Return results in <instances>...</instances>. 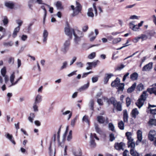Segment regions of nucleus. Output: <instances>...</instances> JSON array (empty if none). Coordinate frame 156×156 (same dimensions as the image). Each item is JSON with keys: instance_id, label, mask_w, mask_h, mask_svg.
<instances>
[{"instance_id": "21", "label": "nucleus", "mask_w": 156, "mask_h": 156, "mask_svg": "<svg viewBox=\"0 0 156 156\" xmlns=\"http://www.w3.org/2000/svg\"><path fill=\"white\" fill-rule=\"evenodd\" d=\"M92 133H91L90 135V145L92 147H94L96 146V144L95 142V140L92 137Z\"/></svg>"}, {"instance_id": "34", "label": "nucleus", "mask_w": 156, "mask_h": 156, "mask_svg": "<svg viewBox=\"0 0 156 156\" xmlns=\"http://www.w3.org/2000/svg\"><path fill=\"white\" fill-rule=\"evenodd\" d=\"M56 6L58 9H62V2L60 1H58L56 3Z\"/></svg>"}, {"instance_id": "17", "label": "nucleus", "mask_w": 156, "mask_h": 156, "mask_svg": "<svg viewBox=\"0 0 156 156\" xmlns=\"http://www.w3.org/2000/svg\"><path fill=\"white\" fill-rule=\"evenodd\" d=\"M123 121L124 122H127L128 118V115L127 110L125 109L123 111Z\"/></svg>"}, {"instance_id": "33", "label": "nucleus", "mask_w": 156, "mask_h": 156, "mask_svg": "<svg viewBox=\"0 0 156 156\" xmlns=\"http://www.w3.org/2000/svg\"><path fill=\"white\" fill-rule=\"evenodd\" d=\"M130 78L132 80H136V73L134 72L130 75Z\"/></svg>"}, {"instance_id": "27", "label": "nucleus", "mask_w": 156, "mask_h": 156, "mask_svg": "<svg viewBox=\"0 0 156 156\" xmlns=\"http://www.w3.org/2000/svg\"><path fill=\"white\" fill-rule=\"evenodd\" d=\"M124 83H120L117 87L118 91L119 92L122 91L124 88Z\"/></svg>"}, {"instance_id": "11", "label": "nucleus", "mask_w": 156, "mask_h": 156, "mask_svg": "<svg viewBox=\"0 0 156 156\" xmlns=\"http://www.w3.org/2000/svg\"><path fill=\"white\" fill-rule=\"evenodd\" d=\"M120 80L118 78H116L115 80L111 83V86L113 87H117L120 83Z\"/></svg>"}, {"instance_id": "39", "label": "nucleus", "mask_w": 156, "mask_h": 156, "mask_svg": "<svg viewBox=\"0 0 156 156\" xmlns=\"http://www.w3.org/2000/svg\"><path fill=\"white\" fill-rule=\"evenodd\" d=\"M116 109L118 111H121L122 110L121 104L119 102L117 103Z\"/></svg>"}, {"instance_id": "7", "label": "nucleus", "mask_w": 156, "mask_h": 156, "mask_svg": "<svg viewBox=\"0 0 156 156\" xmlns=\"http://www.w3.org/2000/svg\"><path fill=\"white\" fill-rule=\"evenodd\" d=\"M137 142L139 141L141 142L142 144H145L146 142V140H143L142 141V132L140 130H138L137 131ZM138 144H137V145Z\"/></svg>"}, {"instance_id": "24", "label": "nucleus", "mask_w": 156, "mask_h": 156, "mask_svg": "<svg viewBox=\"0 0 156 156\" xmlns=\"http://www.w3.org/2000/svg\"><path fill=\"white\" fill-rule=\"evenodd\" d=\"M89 82H88L86 84L84 85L83 86H82L79 89V90L81 91L83 90H85L88 88L89 86Z\"/></svg>"}, {"instance_id": "40", "label": "nucleus", "mask_w": 156, "mask_h": 156, "mask_svg": "<svg viewBox=\"0 0 156 156\" xmlns=\"http://www.w3.org/2000/svg\"><path fill=\"white\" fill-rule=\"evenodd\" d=\"M108 128L109 129L112 131H115V127L113 124L112 123L108 124Z\"/></svg>"}, {"instance_id": "19", "label": "nucleus", "mask_w": 156, "mask_h": 156, "mask_svg": "<svg viewBox=\"0 0 156 156\" xmlns=\"http://www.w3.org/2000/svg\"><path fill=\"white\" fill-rule=\"evenodd\" d=\"M130 116L132 119H136V108L132 110L130 113Z\"/></svg>"}, {"instance_id": "6", "label": "nucleus", "mask_w": 156, "mask_h": 156, "mask_svg": "<svg viewBox=\"0 0 156 156\" xmlns=\"http://www.w3.org/2000/svg\"><path fill=\"white\" fill-rule=\"evenodd\" d=\"M103 98L104 99L105 101L108 104H111L114 106H115L116 103V101L113 97H112L109 99H108L106 97H103Z\"/></svg>"}, {"instance_id": "23", "label": "nucleus", "mask_w": 156, "mask_h": 156, "mask_svg": "<svg viewBox=\"0 0 156 156\" xmlns=\"http://www.w3.org/2000/svg\"><path fill=\"white\" fill-rule=\"evenodd\" d=\"M49 154L50 156H55V149L54 148V150H52L51 149V143L50 144V146L49 148Z\"/></svg>"}, {"instance_id": "37", "label": "nucleus", "mask_w": 156, "mask_h": 156, "mask_svg": "<svg viewBox=\"0 0 156 156\" xmlns=\"http://www.w3.org/2000/svg\"><path fill=\"white\" fill-rule=\"evenodd\" d=\"M144 86L142 83H140L137 86V90L141 91L144 90Z\"/></svg>"}, {"instance_id": "36", "label": "nucleus", "mask_w": 156, "mask_h": 156, "mask_svg": "<svg viewBox=\"0 0 156 156\" xmlns=\"http://www.w3.org/2000/svg\"><path fill=\"white\" fill-rule=\"evenodd\" d=\"M77 119V116H76L73 119L71 120V125L72 127H74V126Z\"/></svg>"}, {"instance_id": "29", "label": "nucleus", "mask_w": 156, "mask_h": 156, "mask_svg": "<svg viewBox=\"0 0 156 156\" xmlns=\"http://www.w3.org/2000/svg\"><path fill=\"white\" fill-rule=\"evenodd\" d=\"M68 66V62L66 61L63 62L62 64V66L60 67V69L62 70L63 69H66Z\"/></svg>"}, {"instance_id": "31", "label": "nucleus", "mask_w": 156, "mask_h": 156, "mask_svg": "<svg viewBox=\"0 0 156 156\" xmlns=\"http://www.w3.org/2000/svg\"><path fill=\"white\" fill-rule=\"evenodd\" d=\"M75 156H81L82 155L81 151L80 149H78L73 152Z\"/></svg>"}, {"instance_id": "61", "label": "nucleus", "mask_w": 156, "mask_h": 156, "mask_svg": "<svg viewBox=\"0 0 156 156\" xmlns=\"http://www.w3.org/2000/svg\"><path fill=\"white\" fill-rule=\"evenodd\" d=\"M98 80V77L97 76H95L92 77V81L93 83L97 82Z\"/></svg>"}, {"instance_id": "58", "label": "nucleus", "mask_w": 156, "mask_h": 156, "mask_svg": "<svg viewBox=\"0 0 156 156\" xmlns=\"http://www.w3.org/2000/svg\"><path fill=\"white\" fill-rule=\"evenodd\" d=\"M154 90L155 88H151L148 89L147 90L150 94H152L154 93Z\"/></svg>"}, {"instance_id": "60", "label": "nucleus", "mask_w": 156, "mask_h": 156, "mask_svg": "<svg viewBox=\"0 0 156 156\" xmlns=\"http://www.w3.org/2000/svg\"><path fill=\"white\" fill-rule=\"evenodd\" d=\"M16 22L18 25V27H20L21 26L23 23L22 21L20 20H16Z\"/></svg>"}, {"instance_id": "16", "label": "nucleus", "mask_w": 156, "mask_h": 156, "mask_svg": "<svg viewBox=\"0 0 156 156\" xmlns=\"http://www.w3.org/2000/svg\"><path fill=\"white\" fill-rule=\"evenodd\" d=\"M6 137L9 139L13 144L15 145L16 143L13 140V138L12 135L7 133L5 135Z\"/></svg>"}, {"instance_id": "25", "label": "nucleus", "mask_w": 156, "mask_h": 156, "mask_svg": "<svg viewBox=\"0 0 156 156\" xmlns=\"http://www.w3.org/2000/svg\"><path fill=\"white\" fill-rule=\"evenodd\" d=\"M97 119L98 121L100 123L102 124L105 122V119L102 116H98L97 117Z\"/></svg>"}, {"instance_id": "47", "label": "nucleus", "mask_w": 156, "mask_h": 156, "mask_svg": "<svg viewBox=\"0 0 156 156\" xmlns=\"http://www.w3.org/2000/svg\"><path fill=\"white\" fill-rule=\"evenodd\" d=\"M109 140L111 141H112L115 140V138L114 134L113 133H111L109 135Z\"/></svg>"}, {"instance_id": "54", "label": "nucleus", "mask_w": 156, "mask_h": 156, "mask_svg": "<svg viewBox=\"0 0 156 156\" xmlns=\"http://www.w3.org/2000/svg\"><path fill=\"white\" fill-rule=\"evenodd\" d=\"M93 9H94V12L95 16H97L98 15V12H97V11L96 7V4L95 3H94L93 4Z\"/></svg>"}, {"instance_id": "18", "label": "nucleus", "mask_w": 156, "mask_h": 156, "mask_svg": "<svg viewBox=\"0 0 156 156\" xmlns=\"http://www.w3.org/2000/svg\"><path fill=\"white\" fill-rule=\"evenodd\" d=\"M94 10L92 8H89L88 9L87 12V15L89 17L93 18L94 16V15L93 12Z\"/></svg>"}, {"instance_id": "35", "label": "nucleus", "mask_w": 156, "mask_h": 156, "mask_svg": "<svg viewBox=\"0 0 156 156\" xmlns=\"http://www.w3.org/2000/svg\"><path fill=\"white\" fill-rule=\"evenodd\" d=\"M121 40V38H114L113 39L112 43L113 44H116L119 42H120Z\"/></svg>"}, {"instance_id": "20", "label": "nucleus", "mask_w": 156, "mask_h": 156, "mask_svg": "<svg viewBox=\"0 0 156 156\" xmlns=\"http://www.w3.org/2000/svg\"><path fill=\"white\" fill-rule=\"evenodd\" d=\"M5 5L7 7L11 9H13L14 6V3L12 2H6L5 3Z\"/></svg>"}, {"instance_id": "15", "label": "nucleus", "mask_w": 156, "mask_h": 156, "mask_svg": "<svg viewBox=\"0 0 156 156\" xmlns=\"http://www.w3.org/2000/svg\"><path fill=\"white\" fill-rule=\"evenodd\" d=\"M136 22L135 21H132L129 24V26L130 28L135 31L136 30Z\"/></svg>"}, {"instance_id": "13", "label": "nucleus", "mask_w": 156, "mask_h": 156, "mask_svg": "<svg viewBox=\"0 0 156 156\" xmlns=\"http://www.w3.org/2000/svg\"><path fill=\"white\" fill-rule=\"evenodd\" d=\"M48 34V33L47 31L46 30H44L43 34V42L44 43H46Z\"/></svg>"}, {"instance_id": "48", "label": "nucleus", "mask_w": 156, "mask_h": 156, "mask_svg": "<svg viewBox=\"0 0 156 156\" xmlns=\"http://www.w3.org/2000/svg\"><path fill=\"white\" fill-rule=\"evenodd\" d=\"M131 100L130 98L129 97H127L126 99V106L129 107L131 104Z\"/></svg>"}, {"instance_id": "49", "label": "nucleus", "mask_w": 156, "mask_h": 156, "mask_svg": "<svg viewBox=\"0 0 156 156\" xmlns=\"http://www.w3.org/2000/svg\"><path fill=\"white\" fill-rule=\"evenodd\" d=\"M68 48L63 46L61 49V51L64 53H66L68 50Z\"/></svg>"}, {"instance_id": "1", "label": "nucleus", "mask_w": 156, "mask_h": 156, "mask_svg": "<svg viewBox=\"0 0 156 156\" xmlns=\"http://www.w3.org/2000/svg\"><path fill=\"white\" fill-rule=\"evenodd\" d=\"M65 32L66 34L71 38L72 34L74 36V40L75 44H79V42L80 41L81 38L83 36V33L79 30L77 28L73 29L69 28V27H65Z\"/></svg>"}, {"instance_id": "63", "label": "nucleus", "mask_w": 156, "mask_h": 156, "mask_svg": "<svg viewBox=\"0 0 156 156\" xmlns=\"http://www.w3.org/2000/svg\"><path fill=\"white\" fill-rule=\"evenodd\" d=\"M76 57L75 56H74L72 60L70 62V66L72 65L74 63V62L76 61Z\"/></svg>"}, {"instance_id": "64", "label": "nucleus", "mask_w": 156, "mask_h": 156, "mask_svg": "<svg viewBox=\"0 0 156 156\" xmlns=\"http://www.w3.org/2000/svg\"><path fill=\"white\" fill-rule=\"evenodd\" d=\"M97 102L99 105H103V101L101 99H98Z\"/></svg>"}, {"instance_id": "3", "label": "nucleus", "mask_w": 156, "mask_h": 156, "mask_svg": "<svg viewBox=\"0 0 156 156\" xmlns=\"http://www.w3.org/2000/svg\"><path fill=\"white\" fill-rule=\"evenodd\" d=\"M15 72H13L11 74L10 77V81L11 84L8 85V87H10L12 86L16 85L18 83L19 81L22 79V77L21 76L16 80V81L14 82V79L15 77Z\"/></svg>"}, {"instance_id": "2", "label": "nucleus", "mask_w": 156, "mask_h": 156, "mask_svg": "<svg viewBox=\"0 0 156 156\" xmlns=\"http://www.w3.org/2000/svg\"><path fill=\"white\" fill-rule=\"evenodd\" d=\"M126 136L128 140V147L131 148L130 153L132 156H136V153L134 151L135 147V144L133 141V139L132 137V133L130 132H127L126 133Z\"/></svg>"}, {"instance_id": "42", "label": "nucleus", "mask_w": 156, "mask_h": 156, "mask_svg": "<svg viewBox=\"0 0 156 156\" xmlns=\"http://www.w3.org/2000/svg\"><path fill=\"white\" fill-rule=\"evenodd\" d=\"M41 8L44 10V22L45 21V18L47 15V11L45 9V7L44 5L41 6Z\"/></svg>"}, {"instance_id": "10", "label": "nucleus", "mask_w": 156, "mask_h": 156, "mask_svg": "<svg viewBox=\"0 0 156 156\" xmlns=\"http://www.w3.org/2000/svg\"><path fill=\"white\" fill-rule=\"evenodd\" d=\"M64 109L65 108L63 109L61 111V112H62V114L63 115H67V114H69L67 119L68 120H69L72 117V112H71L69 110H67L64 111Z\"/></svg>"}, {"instance_id": "22", "label": "nucleus", "mask_w": 156, "mask_h": 156, "mask_svg": "<svg viewBox=\"0 0 156 156\" xmlns=\"http://www.w3.org/2000/svg\"><path fill=\"white\" fill-rule=\"evenodd\" d=\"M136 86V83H134L130 87L128 88L127 92L129 93H130L133 91L135 89Z\"/></svg>"}, {"instance_id": "55", "label": "nucleus", "mask_w": 156, "mask_h": 156, "mask_svg": "<svg viewBox=\"0 0 156 156\" xmlns=\"http://www.w3.org/2000/svg\"><path fill=\"white\" fill-rule=\"evenodd\" d=\"M70 44V41L69 40L66 41L64 44L63 46L68 48Z\"/></svg>"}, {"instance_id": "59", "label": "nucleus", "mask_w": 156, "mask_h": 156, "mask_svg": "<svg viewBox=\"0 0 156 156\" xmlns=\"http://www.w3.org/2000/svg\"><path fill=\"white\" fill-rule=\"evenodd\" d=\"M8 62L10 64H13L14 63V58L12 57L9 58L8 60Z\"/></svg>"}, {"instance_id": "57", "label": "nucleus", "mask_w": 156, "mask_h": 156, "mask_svg": "<svg viewBox=\"0 0 156 156\" xmlns=\"http://www.w3.org/2000/svg\"><path fill=\"white\" fill-rule=\"evenodd\" d=\"M124 67V66L122 64L119 66L117 67L116 69L117 70H120L122 69Z\"/></svg>"}, {"instance_id": "12", "label": "nucleus", "mask_w": 156, "mask_h": 156, "mask_svg": "<svg viewBox=\"0 0 156 156\" xmlns=\"http://www.w3.org/2000/svg\"><path fill=\"white\" fill-rule=\"evenodd\" d=\"M113 76V75L112 73L105 74L104 80V84H107L108 82L109 79Z\"/></svg>"}, {"instance_id": "52", "label": "nucleus", "mask_w": 156, "mask_h": 156, "mask_svg": "<svg viewBox=\"0 0 156 156\" xmlns=\"http://www.w3.org/2000/svg\"><path fill=\"white\" fill-rule=\"evenodd\" d=\"M82 120L83 121H84L87 123L88 124L89 123V121L88 119V117L86 115H85L83 117L82 119Z\"/></svg>"}, {"instance_id": "43", "label": "nucleus", "mask_w": 156, "mask_h": 156, "mask_svg": "<svg viewBox=\"0 0 156 156\" xmlns=\"http://www.w3.org/2000/svg\"><path fill=\"white\" fill-rule=\"evenodd\" d=\"M6 69L5 67H3L1 70V73L2 76H4L6 75Z\"/></svg>"}, {"instance_id": "32", "label": "nucleus", "mask_w": 156, "mask_h": 156, "mask_svg": "<svg viewBox=\"0 0 156 156\" xmlns=\"http://www.w3.org/2000/svg\"><path fill=\"white\" fill-rule=\"evenodd\" d=\"M90 109L92 111H93L94 110V101L93 99H91L89 102Z\"/></svg>"}, {"instance_id": "38", "label": "nucleus", "mask_w": 156, "mask_h": 156, "mask_svg": "<svg viewBox=\"0 0 156 156\" xmlns=\"http://www.w3.org/2000/svg\"><path fill=\"white\" fill-rule=\"evenodd\" d=\"M149 123L150 125L156 126V119H150Z\"/></svg>"}, {"instance_id": "14", "label": "nucleus", "mask_w": 156, "mask_h": 156, "mask_svg": "<svg viewBox=\"0 0 156 156\" xmlns=\"http://www.w3.org/2000/svg\"><path fill=\"white\" fill-rule=\"evenodd\" d=\"M125 145V144L122 143L121 142L119 143H117L115 144V148L117 150H120L122 149L123 150V147Z\"/></svg>"}, {"instance_id": "50", "label": "nucleus", "mask_w": 156, "mask_h": 156, "mask_svg": "<svg viewBox=\"0 0 156 156\" xmlns=\"http://www.w3.org/2000/svg\"><path fill=\"white\" fill-rule=\"evenodd\" d=\"M95 129L96 132L99 134L101 133V129L98 127L97 125H95Z\"/></svg>"}, {"instance_id": "9", "label": "nucleus", "mask_w": 156, "mask_h": 156, "mask_svg": "<svg viewBox=\"0 0 156 156\" xmlns=\"http://www.w3.org/2000/svg\"><path fill=\"white\" fill-rule=\"evenodd\" d=\"M156 135L155 131L154 130H151L148 134V138L151 141L154 140V136Z\"/></svg>"}, {"instance_id": "62", "label": "nucleus", "mask_w": 156, "mask_h": 156, "mask_svg": "<svg viewBox=\"0 0 156 156\" xmlns=\"http://www.w3.org/2000/svg\"><path fill=\"white\" fill-rule=\"evenodd\" d=\"M3 76L4 77L5 83L7 84L9 80V78L8 76L7 75H5Z\"/></svg>"}, {"instance_id": "53", "label": "nucleus", "mask_w": 156, "mask_h": 156, "mask_svg": "<svg viewBox=\"0 0 156 156\" xmlns=\"http://www.w3.org/2000/svg\"><path fill=\"white\" fill-rule=\"evenodd\" d=\"M12 96V94L10 93H8L7 94V101L9 102L10 101V98Z\"/></svg>"}, {"instance_id": "26", "label": "nucleus", "mask_w": 156, "mask_h": 156, "mask_svg": "<svg viewBox=\"0 0 156 156\" xmlns=\"http://www.w3.org/2000/svg\"><path fill=\"white\" fill-rule=\"evenodd\" d=\"M42 100V96L40 95H37L35 98L34 103L38 104Z\"/></svg>"}, {"instance_id": "30", "label": "nucleus", "mask_w": 156, "mask_h": 156, "mask_svg": "<svg viewBox=\"0 0 156 156\" xmlns=\"http://www.w3.org/2000/svg\"><path fill=\"white\" fill-rule=\"evenodd\" d=\"M118 126L120 129L123 130L124 128V124L122 121H121L118 123Z\"/></svg>"}, {"instance_id": "28", "label": "nucleus", "mask_w": 156, "mask_h": 156, "mask_svg": "<svg viewBox=\"0 0 156 156\" xmlns=\"http://www.w3.org/2000/svg\"><path fill=\"white\" fill-rule=\"evenodd\" d=\"M20 29V28L19 27H17L14 29L12 34V36L13 37L15 38L16 36L17 33L19 32Z\"/></svg>"}, {"instance_id": "8", "label": "nucleus", "mask_w": 156, "mask_h": 156, "mask_svg": "<svg viewBox=\"0 0 156 156\" xmlns=\"http://www.w3.org/2000/svg\"><path fill=\"white\" fill-rule=\"evenodd\" d=\"M152 68V63L150 62L145 65L142 68L143 71H147L151 69Z\"/></svg>"}, {"instance_id": "46", "label": "nucleus", "mask_w": 156, "mask_h": 156, "mask_svg": "<svg viewBox=\"0 0 156 156\" xmlns=\"http://www.w3.org/2000/svg\"><path fill=\"white\" fill-rule=\"evenodd\" d=\"M3 45L5 46H12L13 45V43L12 41H10L4 43Z\"/></svg>"}, {"instance_id": "51", "label": "nucleus", "mask_w": 156, "mask_h": 156, "mask_svg": "<svg viewBox=\"0 0 156 156\" xmlns=\"http://www.w3.org/2000/svg\"><path fill=\"white\" fill-rule=\"evenodd\" d=\"M77 67L78 68H82L83 66V64L81 62H77L76 63Z\"/></svg>"}, {"instance_id": "44", "label": "nucleus", "mask_w": 156, "mask_h": 156, "mask_svg": "<svg viewBox=\"0 0 156 156\" xmlns=\"http://www.w3.org/2000/svg\"><path fill=\"white\" fill-rule=\"evenodd\" d=\"M96 56V53L95 52L91 53L88 56V58L90 59H93Z\"/></svg>"}, {"instance_id": "4", "label": "nucleus", "mask_w": 156, "mask_h": 156, "mask_svg": "<svg viewBox=\"0 0 156 156\" xmlns=\"http://www.w3.org/2000/svg\"><path fill=\"white\" fill-rule=\"evenodd\" d=\"M146 92L144 91L143 92L140 97L138 99L137 102V107L140 108L144 105V102L146 99Z\"/></svg>"}, {"instance_id": "56", "label": "nucleus", "mask_w": 156, "mask_h": 156, "mask_svg": "<svg viewBox=\"0 0 156 156\" xmlns=\"http://www.w3.org/2000/svg\"><path fill=\"white\" fill-rule=\"evenodd\" d=\"M87 64L88 65V66L86 68V69L87 70H90L92 69V66L91 62H88L87 63Z\"/></svg>"}, {"instance_id": "5", "label": "nucleus", "mask_w": 156, "mask_h": 156, "mask_svg": "<svg viewBox=\"0 0 156 156\" xmlns=\"http://www.w3.org/2000/svg\"><path fill=\"white\" fill-rule=\"evenodd\" d=\"M76 6L75 9L73 10V16H75L81 12L82 6L77 1L76 2Z\"/></svg>"}, {"instance_id": "41", "label": "nucleus", "mask_w": 156, "mask_h": 156, "mask_svg": "<svg viewBox=\"0 0 156 156\" xmlns=\"http://www.w3.org/2000/svg\"><path fill=\"white\" fill-rule=\"evenodd\" d=\"M2 22L4 23V25L6 26L8 23V20L7 17L6 16L3 17V19L2 20Z\"/></svg>"}, {"instance_id": "45", "label": "nucleus", "mask_w": 156, "mask_h": 156, "mask_svg": "<svg viewBox=\"0 0 156 156\" xmlns=\"http://www.w3.org/2000/svg\"><path fill=\"white\" fill-rule=\"evenodd\" d=\"M37 104L35 103H34L33 104V108L34 109V111L35 112H37L38 111V107L37 105Z\"/></svg>"}]
</instances>
